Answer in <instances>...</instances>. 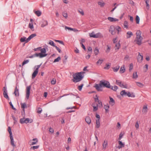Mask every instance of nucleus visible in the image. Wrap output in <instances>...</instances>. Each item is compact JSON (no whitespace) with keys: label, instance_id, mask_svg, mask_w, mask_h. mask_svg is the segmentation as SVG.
Wrapping results in <instances>:
<instances>
[{"label":"nucleus","instance_id":"1","mask_svg":"<svg viewBox=\"0 0 151 151\" xmlns=\"http://www.w3.org/2000/svg\"><path fill=\"white\" fill-rule=\"evenodd\" d=\"M84 72H83L76 73L73 75V78L72 81L74 83H77L81 81L83 78L82 74Z\"/></svg>","mask_w":151,"mask_h":151},{"label":"nucleus","instance_id":"2","mask_svg":"<svg viewBox=\"0 0 151 151\" xmlns=\"http://www.w3.org/2000/svg\"><path fill=\"white\" fill-rule=\"evenodd\" d=\"M136 37L135 41L138 45H140L142 44V41L143 37L141 36V32L139 30H138L136 32Z\"/></svg>","mask_w":151,"mask_h":151},{"label":"nucleus","instance_id":"3","mask_svg":"<svg viewBox=\"0 0 151 151\" xmlns=\"http://www.w3.org/2000/svg\"><path fill=\"white\" fill-rule=\"evenodd\" d=\"M40 51L41 52L35 54V55L37 57H39L40 58H41L46 57L47 55V54L46 53V51L45 48H41Z\"/></svg>","mask_w":151,"mask_h":151},{"label":"nucleus","instance_id":"4","mask_svg":"<svg viewBox=\"0 0 151 151\" xmlns=\"http://www.w3.org/2000/svg\"><path fill=\"white\" fill-rule=\"evenodd\" d=\"M100 85L102 87H105L107 88H111V86L109 82L105 80H102L100 81Z\"/></svg>","mask_w":151,"mask_h":151},{"label":"nucleus","instance_id":"5","mask_svg":"<svg viewBox=\"0 0 151 151\" xmlns=\"http://www.w3.org/2000/svg\"><path fill=\"white\" fill-rule=\"evenodd\" d=\"M89 35L90 37L94 38L102 37H103L102 35L100 32H98L95 34L94 32H92L91 33H89Z\"/></svg>","mask_w":151,"mask_h":151},{"label":"nucleus","instance_id":"6","mask_svg":"<svg viewBox=\"0 0 151 151\" xmlns=\"http://www.w3.org/2000/svg\"><path fill=\"white\" fill-rule=\"evenodd\" d=\"M32 121V119L28 118L25 119L24 118H23L21 119L20 120V122L22 124L24 123L27 124L29 123H31Z\"/></svg>","mask_w":151,"mask_h":151},{"label":"nucleus","instance_id":"7","mask_svg":"<svg viewBox=\"0 0 151 151\" xmlns=\"http://www.w3.org/2000/svg\"><path fill=\"white\" fill-rule=\"evenodd\" d=\"M42 63H41L40 65H37L36 66H35V70L34 71V72L32 74V78H34L37 75L38 73V69L40 67V66L42 65Z\"/></svg>","mask_w":151,"mask_h":151},{"label":"nucleus","instance_id":"8","mask_svg":"<svg viewBox=\"0 0 151 151\" xmlns=\"http://www.w3.org/2000/svg\"><path fill=\"white\" fill-rule=\"evenodd\" d=\"M31 88V86L30 85L27 87L26 89V98L28 100L29 98L30 94V90Z\"/></svg>","mask_w":151,"mask_h":151},{"label":"nucleus","instance_id":"9","mask_svg":"<svg viewBox=\"0 0 151 151\" xmlns=\"http://www.w3.org/2000/svg\"><path fill=\"white\" fill-rule=\"evenodd\" d=\"M94 87L98 91H102V86L100 85V82L99 84H95Z\"/></svg>","mask_w":151,"mask_h":151},{"label":"nucleus","instance_id":"10","mask_svg":"<svg viewBox=\"0 0 151 151\" xmlns=\"http://www.w3.org/2000/svg\"><path fill=\"white\" fill-rule=\"evenodd\" d=\"M108 141L106 140H105L102 144V150H104L106 149L108 146Z\"/></svg>","mask_w":151,"mask_h":151},{"label":"nucleus","instance_id":"11","mask_svg":"<svg viewBox=\"0 0 151 151\" xmlns=\"http://www.w3.org/2000/svg\"><path fill=\"white\" fill-rule=\"evenodd\" d=\"M48 22L47 21L44 19H42L41 21V27H43L45 26H47L48 25Z\"/></svg>","mask_w":151,"mask_h":151},{"label":"nucleus","instance_id":"12","mask_svg":"<svg viewBox=\"0 0 151 151\" xmlns=\"http://www.w3.org/2000/svg\"><path fill=\"white\" fill-rule=\"evenodd\" d=\"M14 93L16 96H19V89L17 88V86L15 87Z\"/></svg>","mask_w":151,"mask_h":151},{"label":"nucleus","instance_id":"13","mask_svg":"<svg viewBox=\"0 0 151 151\" xmlns=\"http://www.w3.org/2000/svg\"><path fill=\"white\" fill-rule=\"evenodd\" d=\"M114 28L113 26H111L110 27L109 31L111 32V35H114L115 34V32H114Z\"/></svg>","mask_w":151,"mask_h":151},{"label":"nucleus","instance_id":"14","mask_svg":"<svg viewBox=\"0 0 151 151\" xmlns=\"http://www.w3.org/2000/svg\"><path fill=\"white\" fill-rule=\"evenodd\" d=\"M147 111V105H144L143 107L142 112L143 114H146Z\"/></svg>","mask_w":151,"mask_h":151},{"label":"nucleus","instance_id":"15","mask_svg":"<svg viewBox=\"0 0 151 151\" xmlns=\"http://www.w3.org/2000/svg\"><path fill=\"white\" fill-rule=\"evenodd\" d=\"M137 60L138 62H142L143 59V56L140 54L139 52V55L137 57Z\"/></svg>","mask_w":151,"mask_h":151},{"label":"nucleus","instance_id":"16","mask_svg":"<svg viewBox=\"0 0 151 151\" xmlns=\"http://www.w3.org/2000/svg\"><path fill=\"white\" fill-rule=\"evenodd\" d=\"M36 35L35 34H33L29 36V37L27 39V42H28L31 39L36 36Z\"/></svg>","mask_w":151,"mask_h":151},{"label":"nucleus","instance_id":"17","mask_svg":"<svg viewBox=\"0 0 151 151\" xmlns=\"http://www.w3.org/2000/svg\"><path fill=\"white\" fill-rule=\"evenodd\" d=\"M108 19L111 22H114L115 21H117L118 19L112 17H109L108 18Z\"/></svg>","mask_w":151,"mask_h":151},{"label":"nucleus","instance_id":"18","mask_svg":"<svg viewBox=\"0 0 151 151\" xmlns=\"http://www.w3.org/2000/svg\"><path fill=\"white\" fill-rule=\"evenodd\" d=\"M37 138L34 139L32 140H31L30 142L31 143V145H33L36 144L37 142Z\"/></svg>","mask_w":151,"mask_h":151},{"label":"nucleus","instance_id":"19","mask_svg":"<svg viewBox=\"0 0 151 151\" xmlns=\"http://www.w3.org/2000/svg\"><path fill=\"white\" fill-rule=\"evenodd\" d=\"M10 138L11 139V145L13 146V147H15L16 146V145L14 143V141L13 136H10Z\"/></svg>","mask_w":151,"mask_h":151},{"label":"nucleus","instance_id":"20","mask_svg":"<svg viewBox=\"0 0 151 151\" xmlns=\"http://www.w3.org/2000/svg\"><path fill=\"white\" fill-rule=\"evenodd\" d=\"M110 101H109V103L112 106H113L115 104V101L114 99L111 97H109Z\"/></svg>","mask_w":151,"mask_h":151},{"label":"nucleus","instance_id":"21","mask_svg":"<svg viewBox=\"0 0 151 151\" xmlns=\"http://www.w3.org/2000/svg\"><path fill=\"white\" fill-rule=\"evenodd\" d=\"M85 121L87 123L89 124H90L91 122V119L90 117L88 116H87L85 118Z\"/></svg>","mask_w":151,"mask_h":151},{"label":"nucleus","instance_id":"22","mask_svg":"<svg viewBox=\"0 0 151 151\" xmlns=\"http://www.w3.org/2000/svg\"><path fill=\"white\" fill-rule=\"evenodd\" d=\"M34 12L35 14L37 15L38 17L40 16L42 14V12L40 10H37L36 11H35L34 10Z\"/></svg>","mask_w":151,"mask_h":151},{"label":"nucleus","instance_id":"23","mask_svg":"<svg viewBox=\"0 0 151 151\" xmlns=\"http://www.w3.org/2000/svg\"><path fill=\"white\" fill-rule=\"evenodd\" d=\"M127 35L126 36L127 38H130L133 35L132 32L131 31H128L127 33Z\"/></svg>","mask_w":151,"mask_h":151},{"label":"nucleus","instance_id":"24","mask_svg":"<svg viewBox=\"0 0 151 151\" xmlns=\"http://www.w3.org/2000/svg\"><path fill=\"white\" fill-rule=\"evenodd\" d=\"M127 94V92H126L125 90L122 91L120 92V94L122 96H126Z\"/></svg>","mask_w":151,"mask_h":151},{"label":"nucleus","instance_id":"25","mask_svg":"<svg viewBox=\"0 0 151 151\" xmlns=\"http://www.w3.org/2000/svg\"><path fill=\"white\" fill-rule=\"evenodd\" d=\"M94 52L95 55H97L99 53V50L97 47H96L95 48L94 50Z\"/></svg>","mask_w":151,"mask_h":151},{"label":"nucleus","instance_id":"26","mask_svg":"<svg viewBox=\"0 0 151 151\" xmlns=\"http://www.w3.org/2000/svg\"><path fill=\"white\" fill-rule=\"evenodd\" d=\"M100 126V120L99 119L96 120V128H99Z\"/></svg>","mask_w":151,"mask_h":151},{"label":"nucleus","instance_id":"27","mask_svg":"<svg viewBox=\"0 0 151 151\" xmlns=\"http://www.w3.org/2000/svg\"><path fill=\"white\" fill-rule=\"evenodd\" d=\"M120 45L119 43H117L116 44L115 47V50L116 51L118 50L120 47Z\"/></svg>","mask_w":151,"mask_h":151},{"label":"nucleus","instance_id":"28","mask_svg":"<svg viewBox=\"0 0 151 151\" xmlns=\"http://www.w3.org/2000/svg\"><path fill=\"white\" fill-rule=\"evenodd\" d=\"M127 96L129 97H135V95L133 93H130L129 92H127Z\"/></svg>","mask_w":151,"mask_h":151},{"label":"nucleus","instance_id":"29","mask_svg":"<svg viewBox=\"0 0 151 151\" xmlns=\"http://www.w3.org/2000/svg\"><path fill=\"white\" fill-rule=\"evenodd\" d=\"M111 65V63H109L108 64H106V66L104 68V69H105L108 70L110 68V66Z\"/></svg>","mask_w":151,"mask_h":151},{"label":"nucleus","instance_id":"30","mask_svg":"<svg viewBox=\"0 0 151 151\" xmlns=\"http://www.w3.org/2000/svg\"><path fill=\"white\" fill-rule=\"evenodd\" d=\"M119 67H120L119 65H117L116 67L113 68L112 69L114 72H117L118 70Z\"/></svg>","mask_w":151,"mask_h":151},{"label":"nucleus","instance_id":"31","mask_svg":"<svg viewBox=\"0 0 151 151\" xmlns=\"http://www.w3.org/2000/svg\"><path fill=\"white\" fill-rule=\"evenodd\" d=\"M115 29L118 31L117 33L119 34V32L121 31V28L119 26H116L115 27Z\"/></svg>","mask_w":151,"mask_h":151},{"label":"nucleus","instance_id":"32","mask_svg":"<svg viewBox=\"0 0 151 151\" xmlns=\"http://www.w3.org/2000/svg\"><path fill=\"white\" fill-rule=\"evenodd\" d=\"M116 83L120 87H122V82L119 80H116Z\"/></svg>","mask_w":151,"mask_h":151},{"label":"nucleus","instance_id":"33","mask_svg":"<svg viewBox=\"0 0 151 151\" xmlns=\"http://www.w3.org/2000/svg\"><path fill=\"white\" fill-rule=\"evenodd\" d=\"M103 61L104 60L103 59H99L98 60V61L96 62V64L97 65H100L102 63Z\"/></svg>","mask_w":151,"mask_h":151},{"label":"nucleus","instance_id":"34","mask_svg":"<svg viewBox=\"0 0 151 151\" xmlns=\"http://www.w3.org/2000/svg\"><path fill=\"white\" fill-rule=\"evenodd\" d=\"M20 40L21 42H25L26 43L28 42H27V39L25 37H23L21 38Z\"/></svg>","mask_w":151,"mask_h":151},{"label":"nucleus","instance_id":"35","mask_svg":"<svg viewBox=\"0 0 151 151\" xmlns=\"http://www.w3.org/2000/svg\"><path fill=\"white\" fill-rule=\"evenodd\" d=\"M21 108L23 109V111H24V109L27 107L26 104L25 103H21Z\"/></svg>","mask_w":151,"mask_h":151},{"label":"nucleus","instance_id":"36","mask_svg":"<svg viewBox=\"0 0 151 151\" xmlns=\"http://www.w3.org/2000/svg\"><path fill=\"white\" fill-rule=\"evenodd\" d=\"M125 69L124 67H121L120 69V72L121 73H123L125 71Z\"/></svg>","mask_w":151,"mask_h":151},{"label":"nucleus","instance_id":"37","mask_svg":"<svg viewBox=\"0 0 151 151\" xmlns=\"http://www.w3.org/2000/svg\"><path fill=\"white\" fill-rule=\"evenodd\" d=\"M109 105H105L104 106V108L106 112H107L109 111Z\"/></svg>","mask_w":151,"mask_h":151},{"label":"nucleus","instance_id":"38","mask_svg":"<svg viewBox=\"0 0 151 151\" xmlns=\"http://www.w3.org/2000/svg\"><path fill=\"white\" fill-rule=\"evenodd\" d=\"M3 95L4 97L6 98L7 99H9V98L7 94V92L3 93Z\"/></svg>","mask_w":151,"mask_h":151},{"label":"nucleus","instance_id":"39","mask_svg":"<svg viewBox=\"0 0 151 151\" xmlns=\"http://www.w3.org/2000/svg\"><path fill=\"white\" fill-rule=\"evenodd\" d=\"M48 44L52 46L53 47H55V43L54 42L51 40H50L49 41V42Z\"/></svg>","mask_w":151,"mask_h":151},{"label":"nucleus","instance_id":"40","mask_svg":"<svg viewBox=\"0 0 151 151\" xmlns=\"http://www.w3.org/2000/svg\"><path fill=\"white\" fill-rule=\"evenodd\" d=\"M8 131L9 134V136H13L12 134L11 131V129L10 127H8Z\"/></svg>","mask_w":151,"mask_h":151},{"label":"nucleus","instance_id":"41","mask_svg":"<svg viewBox=\"0 0 151 151\" xmlns=\"http://www.w3.org/2000/svg\"><path fill=\"white\" fill-rule=\"evenodd\" d=\"M124 27L127 29L128 28V22L127 21H125L124 23Z\"/></svg>","mask_w":151,"mask_h":151},{"label":"nucleus","instance_id":"42","mask_svg":"<svg viewBox=\"0 0 151 151\" xmlns=\"http://www.w3.org/2000/svg\"><path fill=\"white\" fill-rule=\"evenodd\" d=\"M136 23L137 24H139V22L140 18L138 15H136Z\"/></svg>","mask_w":151,"mask_h":151},{"label":"nucleus","instance_id":"43","mask_svg":"<svg viewBox=\"0 0 151 151\" xmlns=\"http://www.w3.org/2000/svg\"><path fill=\"white\" fill-rule=\"evenodd\" d=\"M138 77V75L137 72L134 73L133 75V78H137Z\"/></svg>","mask_w":151,"mask_h":151},{"label":"nucleus","instance_id":"44","mask_svg":"<svg viewBox=\"0 0 151 151\" xmlns=\"http://www.w3.org/2000/svg\"><path fill=\"white\" fill-rule=\"evenodd\" d=\"M29 62V60H24L22 63V65L23 66L25 64L28 63Z\"/></svg>","mask_w":151,"mask_h":151},{"label":"nucleus","instance_id":"45","mask_svg":"<svg viewBox=\"0 0 151 151\" xmlns=\"http://www.w3.org/2000/svg\"><path fill=\"white\" fill-rule=\"evenodd\" d=\"M29 27L31 29L34 28V26L32 23H29Z\"/></svg>","mask_w":151,"mask_h":151},{"label":"nucleus","instance_id":"46","mask_svg":"<svg viewBox=\"0 0 151 151\" xmlns=\"http://www.w3.org/2000/svg\"><path fill=\"white\" fill-rule=\"evenodd\" d=\"M111 89H112L114 91H116L118 89V87L117 86H111Z\"/></svg>","mask_w":151,"mask_h":151},{"label":"nucleus","instance_id":"47","mask_svg":"<svg viewBox=\"0 0 151 151\" xmlns=\"http://www.w3.org/2000/svg\"><path fill=\"white\" fill-rule=\"evenodd\" d=\"M61 59L60 56L58 57L57 58L55 59L53 61V63L58 62Z\"/></svg>","mask_w":151,"mask_h":151},{"label":"nucleus","instance_id":"48","mask_svg":"<svg viewBox=\"0 0 151 151\" xmlns=\"http://www.w3.org/2000/svg\"><path fill=\"white\" fill-rule=\"evenodd\" d=\"M98 4L101 6H103L104 5V3L103 1H99L98 2Z\"/></svg>","mask_w":151,"mask_h":151},{"label":"nucleus","instance_id":"49","mask_svg":"<svg viewBox=\"0 0 151 151\" xmlns=\"http://www.w3.org/2000/svg\"><path fill=\"white\" fill-rule=\"evenodd\" d=\"M133 64H132V63H131L129 64V70L130 71H131V70L133 69Z\"/></svg>","mask_w":151,"mask_h":151},{"label":"nucleus","instance_id":"50","mask_svg":"<svg viewBox=\"0 0 151 151\" xmlns=\"http://www.w3.org/2000/svg\"><path fill=\"white\" fill-rule=\"evenodd\" d=\"M83 86V84H82L80 85L78 87V89L79 90V91H81L82 88Z\"/></svg>","mask_w":151,"mask_h":151},{"label":"nucleus","instance_id":"51","mask_svg":"<svg viewBox=\"0 0 151 151\" xmlns=\"http://www.w3.org/2000/svg\"><path fill=\"white\" fill-rule=\"evenodd\" d=\"M78 12L81 14L82 15H84V12L83 10L82 9H80L78 10Z\"/></svg>","mask_w":151,"mask_h":151},{"label":"nucleus","instance_id":"52","mask_svg":"<svg viewBox=\"0 0 151 151\" xmlns=\"http://www.w3.org/2000/svg\"><path fill=\"white\" fill-rule=\"evenodd\" d=\"M92 105H93V104ZM93 106V111H96L97 110H98V106Z\"/></svg>","mask_w":151,"mask_h":151},{"label":"nucleus","instance_id":"53","mask_svg":"<svg viewBox=\"0 0 151 151\" xmlns=\"http://www.w3.org/2000/svg\"><path fill=\"white\" fill-rule=\"evenodd\" d=\"M65 29L66 30H67V29H68L69 31H72V30H73V28H70L69 27H68L67 26H65Z\"/></svg>","mask_w":151,"mask_h":151},{"label":"nucleus","instance_id":"54","mask_svg":"<svg viewBox=\"0 0 151 151\" xmlns=\"http://www.w3.org/2000/svg\"><path fill=\"white\" fill-rule=\"evenodd\" d=\"M135 127L137 129H138L139 128V125L138 123V122H137L135 125Z\"/></svg>","mask_w":151,"mask_h":151},{"label":"nucleus","instance_id":"55","mask_svg":"<svg viewBox=\"0 0 151 151\" xmlns=\"http://www.w3.org/2000/svg\"><path fill=\"white\" fill-rule=\"evenodd\" d=\"M137 85L138 86L140 87H142L143 86V84L140 82H137Z\"/></svg>","mask_w":151,"mask_h":151},{"label":"nucleus","instance_id":"56","mask_svg":"<svg viewBox=\"0 0 151 151\" xmlns=\"http://www.w3.org/2000/svg\"><path fill=\"white\" fill-rule=\"evenodd\" d=\"M63 15L65 18L68 17V14L67 13L65 12H64L63 13Z\"/></svg>","mask_w":151,"mask_h":151},{"label":"nucleus","instance_id":"57","mask_svg":"<svg viewBox=\"0 0 151 151\" xmlns=\"http://www.w3.org/2000/svg\"><path fill=\"white\" fill-rule=\"evenodd\" d=\"M42 111V109L40 108H38L37 109V112L39 114H40Z\"/></svg>","mask_w":151,"mask_h":151},{"label":"nucleus","instance_id":"58","mask_svg":"<svg viewBox=\"0 0 151 151\" xmlns=\"http://www.w3.org/2000/svg\"><path fill=\"white\" fill-rule=\"evenodd\" d=\"M12 118L14 120V123L15 124L17 122V118H16L14 116H12Z\"/></svg>","mask_w":151,"mask_h":151},{"label":"nucleus","instance_id":"59","mask_svg":"<svg viewBox=\"0 0 151 151\" xmlns=\"http://www.w3.org/2000/svg\"><path fill=\"white\" fill-rule=\"evenodd\" d=\"M3 93L7 92V88L6 86H4L3 87Z\"/></svg>","mask_w":151,"mask_h":151},{"label":"nucleus","instance_id":"60","mask_svg":"<svg viewBox=\"0 0 151 151\" xmlns=\"http://www.w3.org/2000/svg\"><path fill=\"white\" fill-rule=\"evenodd\" d=\"M56 83V80L54 79H53L51 81V83L52 85H54Z\"/></svg>","mask_w":151,"mask_h":151},{"label":"nucleus","instance_id":"61","mask_svg":"<svg viewBox=\"0 0 151 151\" xmlns=\"http://www.w3.org/2000/svg\"><path fill=\"white\" fill-rule=\"evenodd\" d=\"M123 134L122 133H121L119 135V139L120 140L121 138L123 136Z\"/></svg>","mask_w":151,"mask_h":151},{"label":"nucleus","instance_id":"62","mask_svg":"<svg viewBox=\"0 0 151 151\" xmlns=\"http://www.w3.org/2000/svg\"><path fill=\"white\" fill-rule=\"evenodd\" d=\"M119 144L120 145L122 146V147H124V145L123 143L122 142V141H119Z\"/></svg>","mask_w":151,"mask_h":151},{"label":"nucleus","instance_id":"63","mask_svg":"<svg viewBox=\"0 0 151 151\" xmlns=\"http://www.w3.org/2000/svg\"><path fill=\"white\" fill-rule=\"evenodd\" d=\"M9 104L12 107V108L13 109V110H16V109L14 107V106H13V104H12V102H9Z\"/></svg>","mask_w":151,"mask_h":151},{"label":"nucleus","instance_id":"64","mask_svg":"<svg viewBox=\"0 0 151 151\" xmlns=\"http://www.w3.org/2000/svg\"><path fill=\"white\" fill-rule=\"evenodd\" d=\"M55 47L59 53H60L61 52V50L58 47L56 46Z\"/></svg>","mask_w":151,"mask_h":151}]
</instances>
